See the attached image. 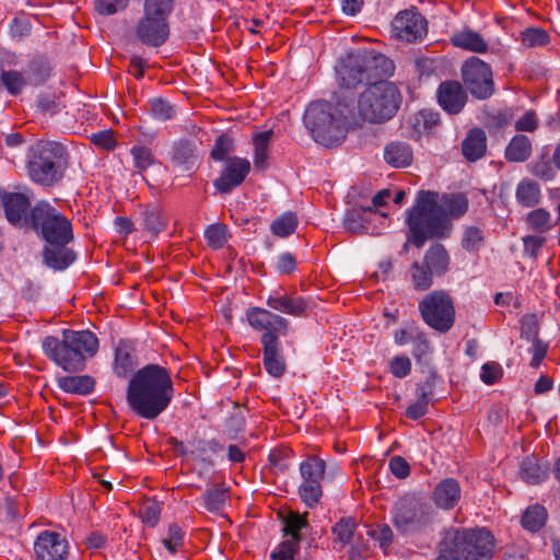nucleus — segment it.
I'll return each mask as SVG.
<instances>
[{
  "label": "nucleus",
  "instance_id": "nucleus-1",
  "mask_svg": "<svg viewBox=\"0 0 560 560\" xmlns=\"http://www.w3.org/2000/svg\"><path fill=\"white\" fill-rule=\"evenodd\" d=\"M174 393L171 372L159 364H147L130 377L126 400L136 416L154 420L168 408Z\"/></svg>",
  "mask_w": 560,
  "mask_h": 560
},
{
  "label": "nucleus",
  "instance_id": "nucleus-2",
  "mask_svg": "<svg viewBox=\"0 0 560 560\" xmlns=\"http://www.w3.org/2000/svg\"><path fill=\"white\" fill-rule=\"evenodd\" d=\"M353 122H357L354 107L346 96L340 97L336 105L314 102L304 114V125L312 138L326 148L339 145L346 139L348 126Z\"/></svg>",
  "mask_w": 560,
  "mask_h": 560
},
{
  "label": "nucleus",
  "instance_id": "nucleus-3",
  "mask_svg": "<svg viewBox=\"0 0 560 560\" xmlns=\"http://www.w3.org/2000/svg\"><path fill=\"white\" fill-rule=\"evenodd\" d=\"M44 354L68 373L82 372L86 357H93L98 349V339L90 330L62 329L61 338L47 336L42 342Z\"/></svg>",
  "mask_w": 560,
  "mask_h": 560
},
{
  "label": "nucleus",
  "instance_id": "nucleus-4",
  "mask_svg": "<svg viewBox=\"0 0 560 560\" xmlns=\"http://www.w3.org/2000/svg\"><path fill=\"white\" fill-rule=\"evenodd\" d=\"M439 206V192L420 190L415 206L408 210L406 223L409 229L408 241L421 248L428 240L448 235L452 223L447 222Z\"/></svg>",
  "mask_w": 560,
  "mask_h": 560
},
{
  "label": "nucleus",
  "instance_id": "nucleus-5",
  "mask_svg": "<svg viewBox=\"0 0 560 560\" xmlns=\"http://www.w3.org/2000/svg\"><path fill=\"white\" fill-rule=\"evenodd\" d=\"M69 167V152L60 142L38 140L26 153L30 178L42 186L51 187L65 177Z\"/></svg>",
  "mask_w": 560,
  "mask_h": 560
},
{
  "label": "nucleus",
  "instance_id": "nucleus-6",
  "mask_svg": "<svg viewBox=\"0 0 560 560\" xmlns=\"http://www.w3.org/2000/svg\"><path fill=\"white\" fill-rule=\"evenodd\" d=\"M340 84L355 88L362 83L376 82L394 71L393 61L373 49H358L347 54L336 69Z\"/></svg>",
  "mask_w": 560,
  "mask_h": 560
},
{
  "label": "nucleus",
  "instance_id": "nucleus-7",
  "mask_svg": "<svg viewBox=\"0 0 560 560\" xmlns=\"http://www.w3.org/2000/svg\"><path fill=\"white\" fill-rule=\"evenodd\" d=\"M402 96L398 88L381 78L371 83L360 95L355 117L370 124H383L398 112Z\"/></svg>",
  "mask_w": 560,
  "mask_h": 560
},
{
  "label": "nucleus",
  "instance_id": "nucleus-8",
  "mask_svg": "<svg viewBox=\"0 0 560 560\" xmlns=\"http://www.w3.org/2000/svg\"><path fill=\"white\" fill-rule=\"evenodd\" d=\"M25 224L30 225L45 243L74 240L71 221L47 201H40L30 210Z\"/></svg>",
  "mask_w": 560,
  "mask_h": 560
},
{
  "label": "nucleus",
  "instance_id": "nucleus-9",
  "mask_svg": "<svg viewBox=\"0 0 560 560\" xmlns=\"http://www.w3.org/2000/svg\"><path fill=\"white\" fill-rule=\"evenodd\" d=\"M446 536L460 560H490L494 553V537L486 528H455Z\"/></svg>",
  "mask_w": 560,
  "mask_h": 560
},
{
  "label": "nucleus",
  "instance_id": "nucleus-10",
  "mask_svg": "<svg viewBox=\"0 0 560 560\" xmlns=\"http://www.w3.org/2000/svg\"><path fill=\"white\" fill-rule=\"evenodd\" d=\"M418 310L422 320L440 334L448 332L455 324V303L445 290H434L423 295Z\"/></svg>",
  "mask_w": 560,
  "mask_h": 560
},
{
  "label": "nucleus",
  "instance_id": "nucleus-11",
  "mask_svg": "<svg viewBox=\"0 0 560 560\" xmlns=\"http://www.w3.org/2000/svg\"><path fill=\"white\" fill-rule=\"evenodd\" d=\"M450 255L440 243L431 245L423 255L422 260L413 261L408 270V278L412 288L418 292L429 290L433 285L434 277H440L448 270Z\"/></svg>",
  "mask_w": 560,
  "mask_h": 560
},
{
  "label": "nucleus",
  "instance_id": "nucleus-12",
  "mask_svg": "<svg viewBox=\"0 0 560 560\" xmlns=\"http://www.w3.org/2000/svg\"><path fill=\"white\" fill-rule=\"evenodd\" d=\"M433 520L431 505L416 495H405L395 505L393 525L402 535L424 530Z\"/></svg>",
  "mask_w": 560,
  "mask_h": 560
},
{
  "label": "nucleus",
  "instance_id": "nucleus-13",
  "mask_svg": "<svg viewBox=\"0 0 560 560\" xmlns=\"http://www.w3.org/2000/svg\"><path fill=\"white\" fill-rule=\"evenodd\" d=\"M466 89L478 100H487L494 93L492 71L488 63L477 57L468 58L460 69Z\"/></svg>",
  "mask_w": 560,
  "mask_h": 560
},
{
  "label": "nucleus",
  "instance_id": "nucleus-14",
  "mask_svg": "<svg viewBox=\"0 0 560 560\" xmlns=\"http://www.w3.org/2000/svg\"><path fill=\"white\" fill-rule=\"evenodd\" d=\"M325 468V460L314 456L300 464V474L303 481L299 487V495L311 509L319 503L323 495L322 480Z\"/></svg>",
  "mask_w": 560,
  "mask_h": 560
},
{
  "label": "nucleus",
  "instance_id": "nucleus-15",
  "mask_svg": "<svg viewBox=\"0 0 560 560\" xmlns=\"http://www.w3.org/2000/svg\"><path fill=\"white\" fill-rule=\"evenodd\" d=\"M393 35L406 43L422 40L428 34V21L415 9L400 11L392 22Z\"/></svg>",
  "mask_w": 560,
  "mask_h": 560
},
{
  "label": "nucleus",
  "instance_id": "nucleus-16",
  "mask_svg": "<svg viewBox=\"0 0 560 560\" xmlns=\"http://www.w3.org/2000/svg\"><path fill=\"white\" fill-rule=\"evenodd\" d=\"M248 324L252 328L259 331H265L261 336V345H265L267 336L279 341L280 336H285L289 329V322L287 318L275 314L266 308L250 307L246 312Z\"/></svg>",
  "mask_w": 560,
  "mask_h": 560
},
{
  "label": "nucleus",
  "instance_id": "nucleus-17",
  "mask_svg": "<svg viewBox=\"0 0 560 560\" xmlns=\"http://www.w3.org/2000/svg\"><path fill=\"white\" fill-rule=\"evenodd\" d=\"M34 552L37 560H65L69 553V545L60 534L44 530L34 542Z\"/></svg>",
  "mask_w": 560,
  "mask_h": 560
},
{
  "label": "nucleus",
  "instance_id": "nucleus-18",
  "mask_svg": "<svg viewBox=\"0 0 560 560\" xmlns=\"http://www.w3.org/2000/svg\"><path fill=\"white\" fill-rule=\"evenodd\" d=\"M250 170V163L246 159L229 158L225 160V166L213 185L222 194L232 191L240 186Z\"/></svg>",
  "mask_w": 560,
  "mask_h": 560
},
{
  "label": "nucleus",
  "instance_id": "nucleus-19",
  "mask_svg": "<svg viewBox=\"0 0 560 560\" xmlns=\"http://www.w3.org/2000/svg\"><path fill=\"white\" fill-rule=\"evenodd\" d=\"M168 34V23L163 18H152L144 14L136 26L138 39L151 47L162 46L166 42Z\"/></svg>",
  "mask_w": 560,
  "mask_h": 560
},
{
  "label": "nucleus",
  "instance_id": "nucleus-20",
  "mask_svg": "<svg viewBox=\"0 0 560 560\" xmlns=\"http://www.w3.org/2000/svg\"><path fill=\"white\" fill-rule=\"evenodd\" d=\"M467 101V93L458 81H444L438 88L439 105L451 115L459 114Z\"/></svg>",
  "mask_w": 560,
  "mask_h": 560
},
{
  "label": "nucleus",
  "instance_id": "nucleus-21",
  "mask_svg": "<svg viewBox=\"0 0 560 560\" xmlns=\"http://www.w3.org/2000/svg\"><path fill=\"white\" fill-rule=\"evenodd\" d=\"M73 240H66L60 243H46L43 248V261L46 266L55 270H63L70 266L74 259L75 254L68 245Z\"/></svg>",
  "mask_w": 560,
  "mask_h": 560
},
{
  "label": "nucleus",
  "instance_id": "nucleus-22",
  "mask_svg": "<svg viewBox=\"0 0 560 560\" xmlns=\"http://www.w3.org/2000/svg\"><path fill=\"white\" fill-rule=\"evenodd\" d=\"M462 489L459 482L454 478L441 480L434 488L432 499L435 505L443 510H452L459 502Z\"/></svg>",
  "mask_w": 560,
  "mask_h": 560
},
{
  "label": "nucleus",
  "instance_id": "nucleus-23",
  "mask_svg": "<svg viewBox=\"0 0 560 560\" xmlns=\"http://www.w3.org/2000/svg\"><path fill=\"white\" fill-rule=\"evenodd\" d=\"M3 209L5 218L13 225L25 223L26 210L30 208L31 201L28 197L21 192H10L3 197Z\"/></svg>",
  "mask_w": 560,
  "mask_h": 560
},
{
  "label": "nucleus",
  "instance_id": "nucleus-24",
  "mask_svg": "<svg viewBox=\"0 0 560 560\" xmlns=\"http://www.w3.org/2000/svg\"><path fill=\"white\" fill-rule=\"evenodd\" d=\"M262 355L264 366L268 374L276 378L281 377L287 370V365L280 354V342L267 336L262 346Z\"/></svg>",
  "mask_w": 560,
  "mask_h": 560
},
{
  "label": "nucleus",
  "instance_id": "nucleus-25",
  "mask_svg": "<svg viewBox=\"0 0 560 560\" xmlns=\"http://www.w3.org/2000/svg\"><path fill=\"white\" fill-rule=\"evenodd\" d=\"M439 114L423 109L413 114L407 121L409 137L413 140L431 132L439 125Z\"/></svg>",
  "mask_w": 560,
  "mask_h": 560
},
{
  "label": "nucleus",
  "instance_id": "nucleus-26",
  "mask_svg": "<svg viewBox=\"0 0 560 560\" xmlns=\"http://www.w3.org/2000/svg\"><path fill=\"white\" fill-rule=\"evenodd\" d=\"M487 151V136L480 128H472L468 131L462 142V152L467 161L475 162L481 159Z\"/></svg>",
  "mask_w": 560,
  "mask_h": 560
},
{
  "label": "nucleus",
  "instance_id": "nucleus-27",
  "mask_svg": "<svg viewBox=\"0 0 560 560\" xmlns=\"http://www.w3.org/2000/svg\"><path fill=\"white\" fill-rule=\"evenodd\" d=\"M439 206L447 222L463 217L468 211V199L464 194H439Z\"/></svg>",
  "mask_w": 560,
  "mask_h": 560
},
{
  "label": "nucleus",
  "instance_id": "nucleus-28",
  "mask_svg": "<svg viewBox=\"0 0 560 560\" xmlns=\"http://www.w3.org/2000/svg\"><path fill=\"white\" fill-rule=\"evenodd\" d=\"M384 160L393 167H407L412 163L413 152L407 142L393 141L384 149Z\"/></svg>",
  "mask_w": 560,
  "mask_h": 560
},
{
  "label": "nucleus",
  "instance_id": "nucleus-29",
  "mask_svg": "<svg viewBox=\"0 0 560 560\" xmlns=\"http://www.w3.org/2000/svg\"><path fill=\"white\" fill-rule=\"evenodd\" d=\"M376 213L372 207L350 209L343 219V226L353 234L366 233L370 229V215Z\"/></svg>",
  "mask_w": 560,
  "mask_h": 560
},
{
  "label": "nucleus",
  "instance_id": "nucleus-30",
  "mask_svg": "<svg viewBox=\"0 0 560 560\" xmlns=\"http://www.w3.org/2000/svg\"><path fill=\"white\" fill-rule=\"evenodd\" d=\"M451 43L460 49L483 54L488 50V44L483 37L469 28L462 30L451 36Z\"/></svg>",
  "mask_w": 560,
  "mask_h": 560
},
{
  "label": "nucleus",
  "instance_id": "nucleus-31",
  "mask_svg": "<svg viewBox=\"0 0 560 560\" xmlns=\"http://www.w3.org/2000/svg\"><path fill=\"white\" fill-rule=\"evenodd\" d=\"M172 163L185 171L191 170L197 162V147L189 140H179L172 148Z\"/></svg>",
  "mask_w": 560,
  "mask_h": 560
},
{
  "label": "nucleus",
  "instance_id": "nucleus-32",
  "mask_svg": "<svg viewBox=\"0 0 560 560\" xmlns=\"http://www.w3.org/2000/svg\"><path fill=\"white\" fill-rule=\"evenodd\" d=\"M267 305L276 311L283 312L292 316H302L307 310V302L303 298H292L290 295H270L267 299Z\"/></svg>",
  "mask_w": 560,
  "mask_h": 560
},
{
  "label": "nucleus",
  "instance_id": "nucleus-33",
  "mask_svg": "<svg viewBox=\"0 0 560 560\" xmlns=\"http://www.w3.org/2000/svg\"><path fill=\"white\" fill-rule=\"evenodd\" d=\"M532 152L530 139L525 135H515L504 150V158L508 162L523 163L530 158Z\"/></svg>",
  "mask_w": 560,
  "mask_h": 560
},
{
  "label": "nucleus",
  "instance_id": "nucleus-34",
  "mask_svg": "<svg viewBox=\"0 0 560 560\" xmlns=\"http://www.w3.org/2000/svg\"><path fill=\"white\" fill-rule=\"evenodd\" d=\"M57 384L65 393L86 396L94 390L95 381L90 375L60 376Z\"/></svg>",
  "mask_w": 560,
  "mask_h": 560
},
{
  "label": "nucleus",
  "instance_id": "nucleus-35",
  "mask_svg": "<svg viewBox=\"0 0 560 560\" xmlns=\"http://www.w3.org/2000/svg\"><path fill=\"white\" fill-rule=\"evenodd\" d=\"M307 525L306 516H301L299 513L291 512L284 521L283 532L285 536H290L283 540L279 546L289 545L293 547L292 553H296L301 541V529Z\"/></svg>",
  "mask_w": 560,
  "mask_h": 560
},
{
  "label": "nucleus",
  "instance_id": "nucleus-36",
  "mask_svg": "<svg viewBox=\"0 0 560 560\" xmlns=\"http://www.w3.org/2000/svg\"><path fill=\"white\" fill-rule=\"evenodd\" d=\"M516 201L526 208L535 207L541 198L539 185L529 178L522 179L515 190Z\"/></svg>",
  "mask_w": 560,
  "mask_h": 560
},
{
  "label": "nucleus",
  "instance_id": "nucleus-37",
  "mask_svg": "<svg viewBox=\"0 0 560 560\" xmlns=\"http://www.w3.org/2000/svg\"><path fill=\"white\" fill-rule=\"evenodd\" d=\"M142 215L143 229L152 235H158L160 232L165 230L167 225V218L159 206H147Z\"/></svg>",
  "mask_w": 560,
  "mask_h": 560
},
{
  "label": "nucleus",
  "instance_id": "nucleus-38",
  "mask_svg": "<svg viewBox=\"0 0 560 560\" xmlns=\"http://www.w3.org/2000/svg\"><path fill=\"white\" fill-rule=\"evenodd\" d=\"M52 66L50 61L42 56L35 57L28 63L27 80L32 85L44 84L50 77Z\"/></svg>",
  "mask_w": 560,
  "mask_h": 560
},
{
  "label": "nucleus",
  "instance_id": "nucleus-39",
  "mask_svg": "<svg viewBox=\"0 0 560 560\" xmlns=\"http://www.w3.org/2000/svg\"><path fill=\"white\" fill-rule=\"evenodd\" d=\"M136 366V360L132 349L125 342H120L116 348L114 370L117 376L125 377Z\"/></svg>",
  "mask_w": 560,
  "mask_h": 560
},
{
  "label": "nucleus",
  "instance_id": "nucleus-40",
  "mask_svg": "<svg viewBox=\"0 0 560 560\" xmlns=\"http://www.w3.org/2000/svg\"><path fill=\"white\" fill-rule=\"evenodd\" d=\"M525 222L536 233H546L552 229V219L549 211L536 208L526 214Z\"/></svg>",
  "mask_w": 560,
  "mask_h": 560
},
{
  "label": "nucleus",
  "instance_id": "nucleus-41",
  "mask_svg": "<svg viewBox=\"0 0 560 560\" xmlns=\"http://www.w3.org/2000/svg\"><path fill=\"white\" fill-rule=\"evenodd\" d=\"M520 474L522 479L529 485H538L547 477V470L541 468L533 457L523 459L520 466Z\"/></svg>",
  "mask_w": 560,
  "mask_h": 560
},
{
  "label": "nucleus",
  "instance_id": "nucleus-42",
  "mask_svg": "<svg viewBox=\"0 0 560 560\" xmlns=\"http://www.w3.org/2000/svg\"><path fill=\"white\" fill-rule=\"evenodd\" d=\"M547 520V512L541 505H533L526 509L522 516V525L530 532L539 530Z\"/></svg>",
  "mask_w": 560,
  "mask_h": 560
},
{
  "label": "nucleus",
  "instance_id": "nucleus-43",
  "mask_svg": "<svg viewBox=\"0 0 560 560\" xmlns=\"http://www.w3.org/2000/svg\"><path fill=\"white\" fill-rule=\"evenodd\" d=\"M298 226V218L293 212H284L271 223V232L279 237L291 235Z\"/></svg>",
  "mask_w": 560,
  "mask_h": 560
},
{
  "label": "nucleus",
  "instance_id": "nucleus-44",
  "mask_svg": "<svg viewBox=\"0 0 560 560\" xmlns=\"http://www.w3.org/2000/svg\"><path fill=\"white\" fill-rule=\"evenodd\" d=\"M272 136V130H267L257 133L254 139L255 156L254 164L256 167L264 168L268 158V144Z\"/></svg>",
  "mask_w": 560,
  "mask_h": 560
},
{
  "label": "nucleus",
  "instance_id": "nucleus-45",
  "mask_svg": "<svg viewBox=\"0 0 560 560\" xmlns=\"http://www.w3.org/2000/svg\"><path fill=\"white\" fill-rule=\"evenodd\" d=\"M226 498L228 488L223 485H217L206 491L203 495L205 506L210 512H219L223 508Z\"/></svg>",
  "mask_w": 560,
  "mask_h": 560
},
{
  "label": "nucleus",
  "instance_id": "nucleus-46",
  "mask_svg": "<svg viewBox=\"0 0 560 560\" xmlns=\"http://www.w3.org/2000/svg\"><path fill=\"white\" fill-rule=\"evenodd\" d=\"M485 241L483 231L475 225L465 228L462 236V246L468 252H477L480 249Z\"/></svg>",
  "mask_w": 560,
  "mask_h": 560
},
{
  "label": "nucleus",
  "instance_id": "nucleus-47",
  "mask_svg": "<svg viewBox=\"0 0 560 560\" xmlns=\"http://www.w3.org/2000/svg\"><path fill=\"white\" fill-rule=\"evenodd\" d=\"M174 8V0H144V14L167 21Z\"/></svg>",
  "mask_w": 560,
  "mask_h": 560
},
{
  "label": "nucleus",
  "instance_id": "nucleus-48",
  "mask_svg": "<svg viewBox=\"0 0 560 560\" xmlns=\"http://www.w3.org/2000/svg\"><path fill=\"white\" fill-rule=\"evenodd\" d=\"M355 528L357 523L352 517H343L332 527V533L336 539L345 546L351 542Z\"/></svg>",
  "mask_w": 560,
  "mask_h": 560
},
{
  "label": "nucleus",
  "instance_id": "nucleus-49",
  "mask_svg": "<svg viewBox=\"0 0 560 560\" xmlns=\"http://www.w3.org/2000/svg\"><path fill=\"white\" fill-rule=\"evenodd\" d=\"M1 81L5 89L12 94L18 95L22 92L28 80L16 70L2 71Z\"/></svg>",
  "mask_w": 560,
  "mask_h": 560
},
{
  "label": "nucleus",
  "instance_id": "nucleus-50",
  "mask_svg": "<svg viewBox=\"0 0 560 560\" xmlns=\"http://www.w3.org/2000/svg\"><path fill=\"white\" fill-rule=\"evenodd\" d=\"M205 236L210 247L222 248L228 242V228L222 223L212 224L206 230Z\"/></svg>",
  "mask_w": 560,
  "mask_h": 560
},
{
  "label": "nucleus",
  "instance_id": "nucleus-51",
  "mask_svg": "<svg viewBox=\"0 0 560 560\" xmlns=\"http://www.w3.org/2000/svg\"><path fill=\"white\" fill-rule=\"evenodd\" d=\"M161 516V504L155 499H147L140 510V517L142 522L150 526L154 527Z\"/></svg>",
  "mask_w": 560,
  "mask_h": 560
},
{
  "label": "nucleus",
  "instance_id": "nucleus-52",
  "mask_svg": "<svg viewBox=\"0 0 560 560\" xmlns=\"http://www.w3.org/2000/svg\"><path fill=\"white\" fill-rule=\"evenodd\" d=\"M550 37L548 33L541 28H526L522 32V44L525 47H541L548 45Z\"/></svg>",
  "mask_w": 560,
  "mask_h": 560
},
{
  "label": "nucleus",
  "instance_id": "nucleus-53",
  "mask_svg": "<svg viewBox=\"0 0 560 560\" xmlns=\"http://www.w3.org/2000/svg\"><path fill=\"white\" fill-rule=\"evenodd\" d=\"M234 151L233 139L223 133L217 138L213 149L211 150L210 156L214 161H223L226 156Z\"/></svg>",
  "mask_w": 560,
  "mask_h": 560
},
{
  "label": "nucleus",
  "instance_id": "nucleus-54",
  "mask_svg": "<svg viewBox=\"0 0 560 560\" xmlns=\"http://www.w3.org/2000/svg\"><path fill=\"white\" fill-rule=\"evenodd\" d=\"M131 155L133 158L135 166L141 172L148 170L155 162L151 149L147 147H133L131 149Z\"/></svg>",
  "mask_w": 560,
  "mask_h": 560
},
{
  "label": "nucleus",
  "instance_id": "nucleus-55",
  "mask_svg": "<svg viewBox=\"0 0 560 560\" xmlns=\"http://www.w3.org/2000/svg\"><path fill=\"white\" fill-rule=\"evenodd\" d=\"M552 164V162L542 158L530 164V173L544 182H550L556 177V171Z\"/></svg>",
  "mask_w": 560,
  "mask_h": 560
},
{
  "label": "nucleus",
  "instance_id": "nucleus-56",
  "mask_svg": "<svg viewBox=\"0 0 560 560\" xmlns=\"http://www.w3.org/2000/svg\"><path fill=\"white\" fill-rule=\"evenodd\" d=\"M129 0H94V9L101 15H113L127 8Z\"/></svg>",
  "mask_w": 560,
  "mask_h": 560
},
{
  "label": "nucleus",
  "instance_id": "nucleus-57",
  "mask_svg": "<svg viewBox=\"0 0 560 560\" xmlns=\"http://www.w3.org/2000/svg\"><path fill=\"white\" fill-rule=\"evenodd\" d=\"M151 114L155 119L168 120L175 115L174 107L163 98H154L151 101Z\"/></svg>",
  "mask_w": 560,
  "mask_h": 560
},
{
  "label": "nucleus",
  "instance_id": "nucleus-58",
  "mask_svg": "<svg viewBox=\"0 0 560 560\" xmlns=\"http://www.w3.org/2000/svg\"><path fill=\"white\" fill-rule=\"evenodd\" d=\"M162 542L171 553H175L184 542L182 528L177 524H171L168 526L167 537L164 538Z\"/></svg>",
  "mask_w": 560,
  "mask_h": 560
},
{
  "label": "nucleus",
  "instance_id": "nucleus-59",
  "mask_svg": "<svg viewBox=\"0 0 560 560\" xmlns=\"http://www.w3.org/2000/svg\"><path fill=\"white\" fill-rule=\"evenodd\" d=\"M524 254L533 259H537L540 249L547 242L542 235H526L522 238Z\"/></svg>",
  "mask_w": 560,
  "mask_h": 560
},
{
  "label": "nucleus",
  "instance_id": "nucleus-60",
  "mask_svg": "<svg viewBox=\"0 0 560 560\" xmlns=\"http://www.w3.org/2000/svg\"><path fill=\"white\" fill-rule=\"evenodd\" d=\"M436 375L434 372H430L429 376L423 383L418 384L416 389L417 399L429 405L433 398V392L435 387Z\"/></svg>",
  "mask_w": 560,
  "mask_h": 560
},
{
  "label": "nucleus",
  "instance_id": "nucleus-61",
  "mask_svg": "<svg viewBox=\"0 0 560 560\" xmlns=\"http://www.w3.org/2000/svg\"><path fill=\"white\" fill-rule=\"evenodd\" d=\"M368 534L378 541L383 549L387 548L393 542L394 534L387 524H380L375 528L370 529Z\"/></svg>",
  "mask_w": 560,
  "mask_h": 560
},
{
  "label": "nucleus",
  "instance_id": "nucleus-62",
  "mask_svg": "<svg viewBox=\"0 0 560 560\" xmlns=\"http://www.w3.org/2000/svg\"><path fill=\"white\" fill-rule=\"evenodd\" d=\"M412 347V355L419 362L421 359L431 352V343L423 331L416 332L415 339L411 341Z\"/></svg>",
  "mask_w": 560,
  "mask_h": 560
},
{
  "label": "nucleus",
  "instance_id": "nucleus-63",
  "mask_svg": "<svg viewBox=\"0 0 560 560\" xmlns=\"http://www.w3.org/2000/svg\"><path fill=\"white\" fill-rule=\"evenodd\" d=\"M503 375L501 365L497 362H487L481 368L480 378L483 383L491 385L498 382Z\"/></svg>",
  "mask_w": 560,
  "mask_h": 560
},
{
  "label": "nucleus",
  "instance_id": "nucleus-64",
  "mask_svg": "<svg viewBox=\"0 0 560 560\" xmlns=\"http://www.w3.org/2000/svg\"><path fill=\"white\" fill-rule=\"evenodd\" d=\"M389 369L395 377H406L411 371V361L406 355H397L390 361Z\"/></svg>",
  "mask_w": 560,
  "mask_h": 560
}]
</instances>
